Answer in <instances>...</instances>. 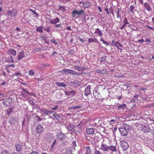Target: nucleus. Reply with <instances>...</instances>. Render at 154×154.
I'll use <instances>...</instances> for the list:
<instances>
[{"label":"nucleus","instance_id":"1","mask_svg":"<svg viewBox=\"0 0 154 154\" xmlns=\"http://www.w3.org/2000/svg\"><path fill=\"white\" fill-rule=\"evenodd\" d=\"M130 129V127L126 124H123L122 127L119 128L120 134L122 136H126L128 134V131Z\"/></svg>","mask_w":154,"mask_h":154},{"label":"nucleus","instance_id":"2","mask_svg":"<svg viewBox=\"0 0 154 154\" xmlns=\"http://www.w3.org/2000/svg\"><path fill=\"white\" fill-rule=\"evenodd\" d=\"M141 131L144 133H149L151 132V129L148 125H142Z\"/></svg>","mask_w":154,"mask_h":154},{"label":"nucleus","instance_id":"3","mask_svg":"<svg viewBox=\"0 0 154 154\" xmlns=\"http://www.w3.org/2000/svg\"><path fill=\"white\" fill-rule=\"evenodd\" d=\"M53 137L52 134L48 132L44 135V138L47 141H50L53 139Z\"/></svg>","mask_w":154,"mask_h":154},{"label":"nucleus","instance_id":"4","mask_svg":"<svg viewBox=\"0 0 154 154\" xmlns=\"http://www.w3.org/2000/svg\"><path fill=\"white\" fill-rule=\"evenodd\" d=\"M120 144L123 151L126 150L128 148L129 146L128 143L124 140L121 141L120 142Z\"/></svg>","mask_w":154,"mask_h":154},{"label":"nucleus","instance_id":"5","mask_svg":"<svg viewBox=\"0 0 154 154\" xmlns=\"http://www.w3.org/2000/svg\"><path fill=\"white\" fill-rule=\"evenodd\" d=\"M3 100L2 103L4 106H7L10 105L12 103V99L8 98L5 99H2Z\"/></svg>","mask_w":154,"mask_h":154},{"label":"nucleus","instance_id":"6","mask_svg":"<svg viewBox=\"0 0 154 154\" xmlns=\"http://www.w3.org/2000/svg\"><path fill=\"white\" fill-rule=\"evenodd\" d=\"M8 14L11 17H13L15 16L17 13V11L16 8H13L12 10H9L8 11Z\"/></svg>","mask_w":154,"mask_h":154},{"label":"nucleus","instance_id":"7","mask_svg":"<svg viewBox=\"0 0 154 154\" xmlns=\"http://www.w3.org/2000/svg\"><path fill=\"white\" fill-rule=\"evenodd\" d=\"M85 14L84 11L82 9H81V10L78 11L76 10H74L73 12H72V14L73 15V16L75 17V14H77L78 15H80L81 14L84 15Z\"/></svg>","mask_w":154,"mask_h":154},{"label":"nucleus","instance_id":"8","mask_svg":"<svg viewBox=\"0 0 154 154\" xmlns=\"http://www.w3.org/2000/svg\"><path fill=\"white\" fill-rule=\"evenodd\" d=\"M66 128L72 133H74L75 131V126L72 124L68 125L66 127Z\"/></svg>","mask_w":154,"mask_h":154},{"label":"nucleus","instance_id":"9","mask_svg":"<svg viewBox=\"0 0 154 154\" xmlns=\"http://www.w3.org/2000/svg\"><path fill=\"white\" fill-rule=\"evenodd\" d=\"M43 127L40 125H38L36 128L35 131L37 133L39 134L42 133L44 131Z\"/></svg>","mask_w":154,"mask_h":154},{"label":"nucleus","instance_id":"10","mask_svg":"<svg viewBox=\"0 0 154 154\" xmlns=\"http://www.w3.org/2000/svg\"><path fill=\"white\" fill-rule=\"evenodd\" d=\"M101 147L100 149L106 152L109 150V146H107L106 144H103V143H102Z\"/></svg>","mask_w":154,"mask_h":154},{"label":"nucleus","instance_id":"11","mask_svg":"<svg viewBox=\"0 0 154 154\" xmlns=\"http://www.w3.org/2000/svg\"><path fill=\"white\" fill-rule=\"evenodd\" d=\"M67 71L68 73L76 76H79L80 75H82V73H79L72 70L67 69Z\"/></svg>","mask_w":154,"mask_h":154},{"label":"nucleus","instance_id":"12","mask_svg":"<svg viewBox=\"0 0 154 154\" xmlns=\"http://www.w3.org/2000/svg\"><path fill=\"white\" fill-rule=\"evenodd\" d=\"M91 86L88 85L84 91V94L86 96H87L90 94Z\"/></svg>","mask_w":154,"mask_h":154},{"label":"nucleus","instance_id":"13","mask_svg":"<svg viewBox=\"0 0 154 154\" xmlns=\"http://www.w3.org/2000/svg\"><path fill=\"white\" fill-rule=\"evenodd\" d=\"M98 87L95 88L93 91L94 96L96 98H98V95L100 94V93L98 91Z\"/></svg>","mask_w":154,"mask_h":154},{"label":"nucleus","instance_id":"14","mask_svg":"<svg viewBox=\"0 0 154 154\" xmlns=\"http://www.w3.org/2000/svg\"><path fill=\"white\" fill-rule=\"evenodd\" d=\"M7 53L9 55H13L14 56H15L16 54V51L14 50L11 49H9L7 51Z\"/></svg>","mask_w":154,"mask_h":154},{"label":"nucleus","instance_id":"15","mask_svg":"<svg viewBox=\"0 0 154 154\" xmlns=\"http://www.w3.org/2000/svg\"><path fill=\"white\" fill-rule=\"evenodd\" d=\"M73 68L75 70H78L79 71H83L86 69V68L84 67H80L77 66H74Z\"/></svg>","mask_w":154,"mask_h":154},{"label":"nucleus","instance_id":"16","mask_svg":"<svg viewBox=\"0 0 154 154\" xmlns=\"http://www.w3.org/2000/svg\"><path fill=\"white\" fill-rule=\"evenodd\" d=\"M18 56L17 59L18 60H20L25 57L24 52L23 51L20 52Z\"/></svg>","mask_w":154,"mask_h":154},{"label":"nucleus","instance_id":"17","mask_svg":"<svg viewBox=\"0 0 154 154\" xmlns=\"http://www.w3.org/2000/svg\"><path fill=\"white\" fill-rule=\"evenodd\" d=\"M15 147L16 151L18 152H20L22 149L21 146L18 143H16L15 144Z\"/></svg>","mask_w":154,"mask_h":154},{"label":"nucleus","instance_id":"18","mask_svg":"<svg viewBox=\"0 0 154 154\" xmlns=\"http://www.w3.org/2000/svg\"><path fill=\"white\" fill-rule=\"evenodd\" d=\"M60 19L58 17H56L54 19L50 20V23L52 24H56L57 23H58L59 22Z\"/></svg>","mask_w":154,"mask_h":154},{"label":"nucleus","instance_id":"19","mask_svg":"<svg viewBox=\"0 0 154 154\" xmlns=\"http://www.w3.org/2000/svg\"><path fill=\"white\" fill-rule=\"evenodd\" d=\"M53 116L57 121L60 120L61 119V114H57V113L53 114Z\"/></svg>","mask_w":154,"mask_h":154},{"label":"nucleus","instance_id":"20","mask_svg":"<svg viewBox=\"0 0 154 154\" xmlns=\"http://www.w3.org/2000/svg\"><path fill=\"white\" fill-rule=\"evenodd\" d=\"M64 135V134L62 133L61 132H60L57 134V137L59 140H62Z\"/></svg>","mask_w":154,"mask_h":154},{"label":"nucleus","instance_id":"21","mask_svg":"<svg viewBox=\"0 0 154 154\" xmlns=\"http://www.w3.org/2000/svg\"><path fill=\"white\" fill-rule=\"evenodd\" d=\"M86 132L88 134H93L94 133V129L93 128H87L86 129Z\"/></svg>","mask_w":154,"mask_h":154},{"label":"nucleus","instance_id":"22","mask_svg":"<svg viewBox=\"0 0 154 154\" xmlns=\"http://www.w3.org/2000/svg\"><path fill=\"white\" fill-rule=\"evenodd\" d=\"M144 6L145 8L148 11H152V9L150 7L149 4L147 3H145Z\"/></svg>","mask_w":154,"mask_h":154},{"label":"nucleus","instance_id":"23","mask_svg":"<svg viewBox=\"0 0 154 154\" xmlns=\"http://www.w3.org/2000/svg\"><path fill=\"white\" fill-rule=\"evenodd\" d=\"M94 32L95 33L97 34L100 37H101L103 35L102 31L98 28H97L95 29Z\"/></svg>","mask_w":154,"mask_h":154},{"label":"nucleus","instance_id":"24","mask_svg":"<svg viewBox=\"0 0 154 154\" xmlns=\"http://www.w3.org/2000/svg\"><path fill=\"white\" fill-rule=\"evenodd\" d=\"M109 150L111 151L112 152H116L117 150V148L116 146L111 145L109 146Z\"/></svg>","mask_w":154,"mask_h":154},{"label":"nucleus","instance_id":"25","mask_svg":"<svg viewBox=\"0 0 154 154\" xmlns=\"http://www.w3.org/2000/svg\"><path fill=\"white\" fill-rule=\"evenodd\" d=\"M55 84L58 86L60 87H63L65 88L66 86L65 84L63 83H60L59 82H55Z\"/></svg>","mask_w":154,"mask_h":154},{"label":"nucleus","instance_id":"26","mask_svg":"<svg viewBox=\"0 0 154 154\" xmlns=\"http://www.w3.org/2000/svg\"><path fill=\"white\" fill-rule=\"evenodd\" d=\"M36 28L35 30L36 31L41 33L43 32V28L42 26H36Z\"/></svg>","mask_w":154,"mask_h":154},{"label":"nucleus","instance_id":"27","mask_svg":"<svg viewBox=\"0 0 154 154\" xmlns=\"http://www.w3.org/2000/svg\"><path fill=\"white\" fill-rule=\"evenodd\" d=\"M86 148L87 149L86 154H91L92 152V151L90 149V146H86Z\"/></svg>","mask_w":154,"mask_h":154},{"label":"nucleus","instance_id":"28","mask_svg":"<svg viewBox=\"0 0 154 154\" xmlns=\"http://www.w3.org/2000/svg\"><path fill=\"white\" fill-rule=\"evenodd\" d=\"M40 110L45 114L48 115V111L45 109L42 108Z\"/></svg>","mask_w":154,"mask_h":154},{"label":"nucleus","instance_id":"29","mask_svg":"<svg viewBox=\"0 0 154 154\" xmlns=\"http://www.w3.org/2000/svg\"><path fill=\"white\" fill-rule=\"evenodd\" d=\"M94 42H97V40L96 38H89L88 40V43H91Z\"/></svg>","mask_w":154,"mask_h":154},{"label":"nucleus","instance_id":"30","mask_svg":"<svg viewBox=\"0 0 154 154\" xmlns=\"http://www.w3.org/2000/svg\"><path fill=\"white\" fill-rule=\"evenodd\" d=\"M13 108H9L7 109L6 111V112L8 115H10L11 113H12Z\"/></svg>","mask_w":154,"mask_h":154},{"label":"nucleus","instance_id":"31","mask_svg":"<svg viewBox=\"0 0 154 154\" xmlns=\"http://www.w3.org/2000/svg\"><path fill=\"white\" fill-rule=\"evenodd\" d=\"M7 61L9 62L13 63L14 60L13 59V57L12 56H11L9 57H8V59L7 60Z\"/></svg>","mask_w":154,"mask_h":154},{"label":"nucleus","instance_id":"32","mask_svg":"<svg viewBox=\"0 0 154 154\" xmlns=\"http://www.w3.org/2000/svg\"><path fill=\"white\" fill-rule=\"evenodd\" d=\"M83 6L85 8H87L90 6V4L89 2H86L83 3Z\"/></svg>","mask_w":154,"mask_h":154},{"label":"nucleus","instance_id":"33","mask_svg":"<svg viewBox=\"0 0 154 154\" xmlns=\"http://www.w3.org/2000/svg\"><path fill=\"white\" fill-rule=\"evenodd\" d=\"M114 45L115 46L117 47L118 48H119V47H122V46L118 42H116L114 43Z\"/></svg>","mask_w":154,"mask_h":154},{"label":"nucleus","instance_id":"34","mask_svg":"<svg viewBox=\"0 0 154 154\" xmlns=\"http://www.w3.org/2000/svg\"><path fill=\"white\" fill-rule=\"evenodd\" d=\"M86 139L89 141H92V140H94V141H95V139H93V137H90V136H88L86 137Z\"/></svg>","mask_w":154,"mask_h":154},{"label":"nucleus","instance_id":"35","mask_svg":"<svg viewBox=\"0 0 154 154\" xmlns=\"http://www.w3.org/2000/svg\"><path fill=\"white\" fill-rule=\"evenodd\" d=\"M126 106V105L125 104H123L122 105H120L118 106V108L119 109H123L125 108Z\"/></svg>","mask_w":154,"mask_h":154},{"label":"nucleus","instance_id":"36","mask_svg":"<svg viewBox=\"0 0 154 154\" xmlns=\"http://www.w3.org/2000/svg\"><path fill=\"white\" fill-rule=\"evenodd\" d=\"M57 143L56 142V140H55L53 143H52L51 146V148L52 149H53L54 148H55L56 146Z\"/></svg>","mask_w":154,"mask_h":154},{"label":"nucleus","instance_id":"37","mask_svg":"<svg viewBox=\"0 0 154 154\" xmlns=\"http://www.w3.org/2000/svg\"><path fill=\"white\" fill-rule=\"evenodd\" d=\"M66 154H73L72 153V150L70 149H68L66 150Z\"/></svg>","mask_w":154,"mask_h":154},{"label":"nucleus","instance_id":"38","mask_svg":"<svg viewBox=\"0 0 154 154\" xmlns=\"http://www.w3.org/2000/svg\"><path fill=\"white\" fill-rule=\"evenodd\" d=\"M120 12V10L119 9H117L116 11V13L117 14V17L118 18H120L121 19V17L119 15V13Z\"/></svg>","mask_w":154,"mask_h":154},{"label":"nucleus","instance_id":"39","mask_svg":"<svg viewBox=\"0 0 154 154\" xmlns=\"http://www.w3.org/2000/svg\"><path fill=\"white\" fill-rule=\"evenodd\" d=\"M1 154H10V153L8 151L4 150L2 152Z\"/></svg>","mask_w":154,"mask_h":154},{"label":"nucleus","instance_id":"40","mask_svg":"<svg viewBox=\"0 0 154 154\" xmlns=\"http://www.w3.org/2000/svg\"><path fill=\"white\" fill-rule=\"evenodd\" d=\"M59 8L60 10H61L63 11H65V8L63 6L60 5H59Z\"/></svg>","mask_w":154,"mask_h":154},{"label":"nucleus","instance_id":"41","mask_svg":"<svg viewBox=\"0 0 154 154\" xmlns=\"http://www.w3.org/2000/svg\"><path fill=\"white\" fill-rule=\"evenodd\" d=\"M54 28H60L61 29H62V26L61 24L56 25L54 26Z\"/></svg>","mask_w":154,"mask_h":154},{"label":"nucleus","instance_id":"42","mask_svg":"<svg viewBox=\"0 0 154 154\" xmlns=\"http://www.w3.org/2000/svg\"><path fill=\"white\" fill-rule=\"evenodd\" d=\"M100 41H101L103 42V44H106L107 45H109V44L108 42H106V41H104L103 39L102 38H101L100 40Z\"/></svg>","mask_w":154,"mask_h":154},{"label":"nucleus","instance_id":"43","mask_svg":"<svg viewBox=\"0 0 154 154\" xmlns=\"http://www.w3.org/2000/svg\"><path fill=\"white\" fill-rule=\"evenodd\" d=\"M44 30L47 32H49L51 31V27L48 26L44 28Z\"/></svg>","mask_w":154,"mask_h":154},{"label":"nucleus","instance_id":"44","mask_svg":"<svg viewBox=\"0 0 154 154\" xmlns=\"http://www.w3.org/2000/svg\"><path fill=\"white\" fill-rule=\"evenodd\" d=\"M13 75L14 76H20L21 75V74L19 72H15L14 74H13Z\"/></svg>","mask_w":154,"mask_h":154},{"label":"nucleus","instance_id":"45","mask_svg":"<svg viewBox=\"0 0 154 154\" xmlns=\"http://www.w3.org/2000/svg\"><path fill=\"white\" fill-rule=\"evenodd\" d=\"M21 93L22 95L23 96V97L25 98L27 97L28 95L27 93L23 92V91H21Z\"/></svg>","mask_w":154,"mask_h":154},{"label":"nucleus","instance_id":"46","mask_svg":"<svg viewBox=\"0 0 154 154\" xmlns=\"http://www.w3.org/2000/svg\"><path fill=\"white\" fill-rule=\"evenodd\" d=\"M109 11L110 13L112 15V16H114V15L113 13V9L112 7H111L109 8Z\"/></svg>","mask_w":154,"mask_h":154},{"label":"nucleus","instance_id":"47","mask_svg":"<svg viewBox=\"0 0 154 154\" xmlns=\"http://www.w3.org/2000/svg\"><path fill=\"white\" fill-rule=\"evenodd\" d=\"M58 106L57 105H56L54 107H50V108L53 110H56L58 108Z\"/></svg>","mask_w":154,"mask_h":154},{"label":"nucleus","instance_id":"48","mask_svg":"<svg viewBox=\"0 0 154 154\" xmlns=\"http://www.w3.org/2000/svg\"><path fill=\"white\" fill-rule=\"evenodd\" d=\"M28 74L30 75H34V72L32 70H30L28 72Z\"/></svg>","mask_w":154,"mask_h":154},{"label":"nucleus","instance_id":"49","mask_svg":"<svg viewBox=\"0 0 154 154\" xmlns=\"http://www.w3.org/2000/svg\"><path fill=\"white\" fill-rule=\"evenodd\" d=\"M134 6L131 5L130 6V7L129 8V11H131V12L134 13L133 10L134 9Z\"/></svg>","mask_w":154,"mask_h":154},{"label":"nucleus","instance_id":"50","mask_svg":"<svg viewBox=\"0 0 154 154\" xmlns=\"http://www.w3.org/2000/svg\"><path fill=\"white\" fill-rule=\"evenodd\" d=\"M94 154H102L101 152L99 150H97L95 149V151H94Z\"/></svg>","mask_w":154,"mask_h":154},{"label":"nucleus","instance_id":"51","mask_svg":"<svg viewBox=\"0 0 154 154\" xmlns=\"http://www.w3.org/2000/svg\"><path fill=\"white\" fill-rule=\"evenodd\" d=\"M74 53V51L73 50H71L69 52L68 54L69 55H73Z\"/></svg>","mask_w":154,"mask_h":154},{"label":"nucleus","instance_id":"52","mask_svg":"<svg viewBox=\"0 0 154 154\" xmlns=\"http://www.w3.org/2000/svg\"><path fill=\"white\" fill-rule=\"evenodd\" d=\"M28 94L29 95L33 96L34 97H35L36 96L35 95V94L34 93H30V92H29Z\"/></svg>","mask_w":154,"mask_h":154},{"label":"nucleus","instance_id":"53","mask_svg":"<svg viewBox=\"0 0 154 154\" xmlns=\"http://www.w3.org/2000/svg\"><path fill=\"white\" fill-rule=\"evenodd\" d=\"M67 69H64L62 71V72L63 74H65L66 72H67Z\"/></svg>","mask_w":154,"mask_h":154},{"label":"nucleus","instance_id":"54","mask_svg":"<svg viewBox=\"0 0 154 154\" xmlns=\"http://www.w3.org/2000/svg\"><path fill=\"white\" fill-rule=\"evenodd\" d=\"M106 57H105V56L102 57L100 59V62H103V61H104L106 59Z\"/></svg>","mask_w":154,"mask_h":154},{"label":"nucleus","instance_id":"55","mask_svg":"<svg viewBox=\"0 0 154 154\" xmlns=\"http://www.w3.org/2000/svg\"><path fill=\"white\" fill-rule=\"evenodd\" d=\"M28 102L29 103L33 105L34 104V101L31 100H29Z\"/></svg>","mask_w":154,"mask_h":154},{"label":"nucleus","instance_id":"56","mask_svg":"<svg viewBox=\"0 0 154 154\" xmlns=\"http://www.w3.org/2000/svg\"><path fill=\"white\" fill-rule=\"evenodd\" d=\"M22 90H23V92H24L25 93H27V94H28V93H29V92H28L26 89L24 88L22 89Z\"/></svg>","mask_w":154,"mask_h":154},{"label":"nucleus","instance_id":"57","mask_svg":"<svg viewBox=\"0 0 154 154\" xmlns=\"http://www.w3.org/2000/svg\"><path fill=\"white\" fill-rule=\"evenodd\" d=\"M123 23V24L125 23V24H128V22L127 20V19L126 18H125V19H124V21Z\"/></svg>","mask_w":154,"mask_h":154},{"label":"nucleus","instance_id":"58","mask_svg":"<svg viewBox=\"0 0 154 154\" xmlns=\"http://www.w3.org/2000/svg\"><path fill=\"white\" fill-rule=\"evenodd\" d=\"M36 117L38 118V121H40L42 120V119H41L40 116L37 115L36 116Z\"/></svg>","mask_w":154,"mask_h":154},{"label":"nucleus","instance_id":"59","mask_svg":"<svg viewBox=\"0 0 154 154\" xmlns=\"http://www.w3.org/2000/svg\"><path fill=\"white\" fill-rule=\"evenodd\" d=\"M127 24L124 23L122 26L121 27V29L122 30L125 27H126Z\"/></svg>","mask_w":154,"mask_h":154},{"label":"nucleus","instance_id":"60","mask_svg":"<svg viewBox=\"0 0 154 154\" xmlns=\"http://www.w3.org/2000/svg\"><path fill=\"white\" fill-rule=\"evenodd\" d=\"M81 108V106L79 105H78L74 106L75 109H79Z\"/></svg>","mask_w":154,"mask_h":154},{"label":"nucleus","instance_id":"61","mask_svg":"<svg viewBox=\"0 0 154 154\" xmlns=\"http://www.w3.org/2000/svg\"><path fill=\"white\" fill-rule=\"evenodd\" d=\"M57 54V53L56 52L54 51L51 54V55L52 56H55Z\"/></svg>","mask_w":154,"mask_h":154},{"label":"nucleus","instance_id":"62","mask_svg":"<svg viewBox=\"0 0 154 154\" xmlns=\"http://www.w3.org/2000/svg\"><path fill=\"white\" fill-rule=\"evenodd\" d=\"M116 120L114 119L111 120L110 121V123L113 124L116 122Z\"/></svg>","mask_w":154,"mask_h":154},{"label":"nucleus","instance_id":"63","mask_svg":"<svg viewBox=\"0 0 154 154\" xmlns=\"http://www.w3.org/2000/svg\"><path fill=\"white\" fill-rule=\"evenodd\" d=\"M137 42H144V40L143 39H141L140 40H138V41H137Z\"/></svg>","mask_w":154,"mask_h":154},{"label":"nucleus","instance_id":"64","mask_svg":"<svg viewBox=\"0 0 154 154\" xmlns=\"http://www.w3.org/2000/svg\"><path fill=\"white\" fill-rule=\"evenodd\" d=\"M30 154H38V153L36 152H32Z\"/></svg>","mask_w":154,"mask_h":154}]
</instances>
